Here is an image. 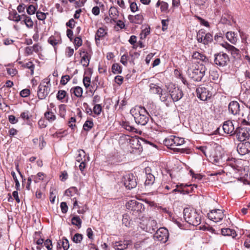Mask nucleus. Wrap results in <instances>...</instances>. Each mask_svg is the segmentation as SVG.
I'll return each mask as SVG.
<instances>
[{
    "label": "nucleus",
    "mask_w": 250,
    "mask_h": 250,
    "mask_svg": "<svg viewBox=\"0 0 250 250\" xmlns=\"http://www.w3.org/2000/svg\"><path fill=\"white\" fill-rule=\"evenodd\" d=\"M77 155L76 158V161L77 162H81L84 160V158L88 159V157L86 158L85 156V151L83 149H79L77 151Z\"/></svg>",
    "instance_id": "obj_27"
},
{
    "label": "nucleus",
    "mask_w": 250,
    "mask_h": 250,
    "mask_svg": "<svg viewBox=\"0 0 250 250\" xmlns=\"http://www.w3.org/2000/svg\"><path fill=\"white\" fill-rule=\"evenodd\" d=\"M22 17H23L22 19H23V20L21 23L23 22L28 28H32L33 26L34 23L31 18L24 14L22 15Z\"/></svg>",
    "instance_id": "obj_26"
},
{
    "label": "nucleus",
    "mask_w": 250,
    "mask_h": 250,
    "mask_svg": "<svg viewBox=\"0 0 250 250\" xmlns=\"http://www.w3.org/2000/svg\"><path fill=\"white\" fill-rule=\"evenodd\" d=\"M227 39L232 43L234 44L237 42L236 34L233 32H228L226 35Z\"/></svg>",
    "instance_id": "obj_28"
},
{
    "label": "nucleus",
    "mask_w": 250,
    "mask_h": 250,
    "mask_svg": "<svg viewBox=\"0 0 250 250\" xmlns=\"http://www.w3.org/2000/svg\"><path fill=\"white\" fill-rule=\"evenodd\" d=\"M93 112L97 115H99L102 111V107L100 104H94Z\"/></svg>",
    "instance_id": "obj_42"
},
{
    "label": "nucleus",
    "mask_w": 250,
    "mask_h": 250,
    "mask_svg": "<svg viewBox=\"0 0 250 250\" xmlns=\"http://www.w3.org/2000/svg\"><path fill=\"white\" fill-rule=\"evenodd\" d=\"M87 161H88V160H87L86 158H84V160H83V161L79 162L80 164L79 165V167L81 171H83L84 168L85 167L86 162Z\"/></svg>",
    "instance_id": "obj_60"
},
{
    "label": "nucleus",
    "mask_w": 250,
    "mask_h": 250,
    "mask_svg": "<svg viewBox=\"0 0 250 250\" xmlns=\"http://www.w3.org/2000/svg\"><path fill=\"white\" fill-rule=\"evenodd\" d=\"M164 144L165 146L168 147L174 146V138L173 135H171L166 138L164 141Z\"/></svg>",
    "instance_id": "obj_31"
},
{
    "label": "nucleus",
    "mask_w": 250,
    "mask_h": 250,
    "mask_svg": "<svg viewBox=\"0 0 250 250\" xmlns=\"http://www.w3.org/2000/svg\"><path fill=\"white\" fill-rule=\"evenodd\" d=\"M123 224L125 226L129 227L130 226V220H129V217L127 214H125L123 216Z\"/></svg>",
    "instance_id": "obj_51"
},
{
    "label": "nucleus",
    "mask_w": 250,
    "mask_h": 250,
    "mask_svg": "<svg viewBox=\"0 0 250 250\" xmlns=\"http://www.w3.org/2000/svg\"><path fill=\"white\" fill-rule=\"evenodd\" d=\"M221 232L222 235L224 236H231L233 238L237 235L236 232L234 229L229 228L222 229H221Z\"/></svg>",
    "instance_id": "obj_25"
},
{
    "label": "nucleus",
    "mask_w": 250,
    "mask_h": 250,
    "mask_svg": "<svg viewBox=\"0 0 250 250\" xmlns=\"http://www.w3.org/2000/svg\"><path fill=\"white\" fill-rule=\"evenodd\" d=\"M74 43L76 46V49L80 47L82 44V40L80 37H76L74 39Z\"/></svg>",
    "instance_id": "obj_56"
},
{
    "label": "nucleus",
    "mask_w": 250,
    "mask_h": 250,
    "mask_svg": "<svg viewBox=\"0 0 250 250\" xmlns=\"http://www.w3.org/2000/svg\"><path fill=\"white\" fill-rule=\"evenodd\" d=\"M50 79L49 77L44 79L38 87V97L41 100L44 99L50 91Z\"/></svg>",
    "instance_id": "obj_5"
},
{
    "label": "nucleus",
    "mask_w": 250,
    "mask_h": 250,
    "mask_svg": "<svg viewBox=\"0 0 250 250\" xmlns=\"http://www.w3.org/2000/svg\"><path fill=\"white\" fill-rule=\"evenodd\" d=\"M66 105L65 104H61L59 107V114L62 118H64L66 114Z\"/></svg>",
    "instance_id": "obj_38"
},
{
    "label": "nucleus",
    "mask_w": 250,
    "mask_h": 250,
    "mask_svg": "<svg viewBox=\"0 0 250 250\" xmlns=\"http://www.w3.org/2000/svg\"><path fill=\"white\" fill-rule=\"evenodd\" d=\"M237 151L241 155L248 153L250 151V143L247 142L239 144L237 146Z\"/></svg>",
    "instance_id": "obj_13"
},
{
    "label": "nucleus",
    "mask_w": 250,
    "mask_h": 250,
    "mask_svg": "<svg viewBox=\"0 0 250 250\" xmlns=\"http://www.w3.org/2000/svg\"><path fill=\"white\" fill-rule=\"evenodd\" d=\"M44 117L50 122H52L54 121L56 119V117L54 113L52 111H47L44 113Z\"/></svg>",
    "instance_id": "obj_29"
},
{
    "label": "nucleus",
    "mask_w": 250,
    "mask_h": 250,
    "mask_svg": "<svg viewBox=\"0 0 250 250\" xmlns=\"http://www.w3.org/2000/svg\"><path fill=\"white\" fill-rule=\"evenodd\" d=\"M151 171V168L149 167H147L145 168L146 180L145 184L146 186H151L155 181V177L150 173Z\"/></svg>",
    "instance_id": "obj_15"
},
{
    "label": "nucleus",
    "mask_w": 250,
    "mask_h": 250,
    "mask_svg": "<svg viewBox=\"0 0 250 250\" xmlns=\"http://www.w3.org/2000/svg\"><path fill=\"white\" fill-rule=\"evenodd\" d=\"M183 214L185 220L189 224L193 226L200 224L201 216L195 209L187 208L184 209Z\"/></svg>",
    "instance_id": "obj_3"
},
{
    "label": "nucleus",
    "mask_w": 250,
    "mask_h": 250,
    "mask_svg": "<svg viewBox=\"0 0 250 250\" xmlns=\"http://www.w3.org/2000/svg\"><path fill=\"white\" fill-rule=\"evenodd\" d=\"M123 182L125 188L128 189H132L137 186L135 177L131 173L127 174L124 176Z\"/></svg>",
    "instance_id": "obj_11"
},
{
    "label": "nucleus",
    "mask_w": 250,
    "mask_h": 250,
    "mask_svg": "<svg viewBox=\"0 0 250 250\" xmlns=\"http://www.w3.org/2000/svg\"><path fill=\"white\" fill-rule=\"evenodd\" d=\"M132 242L129 240H125L123 241H120L115 243V247L118 250H125L128 247L131 245Z\"/></svg>",
    "instance_id": "obj_17"
},
{
    "label": "nucleus",
    "mask_w": 250,
    "mask_h": 250,
    "mask_svg": "<svg viewBox=\"0 0 250 250\" xmlns=\"http://www.w3.org/2000/svg\"><path fill=\"white\" fill-rule=\"evenodd\" d=\"M227 164L233 168H236L237 166L235 163V159L233 158H228L227 160Z\"/></svg>",
    "instance_id": "obj_46"
},
{
    "label": "nucleus",
    "mask_w": 250,
    "mask_h": 250,
    "mask_svg": "<svg viewBox=\"0 0 250 250\" xmlns=\"http://www.w3.org/2000/svg\"><path fill=\"white\" fill-rule=\"evenodd\" d=\"M70 92L71 96L73 94L77 98H81L83 96V88L79 86L72 87L70 90Z\"/></svg>",
    "instance_id": "obj_19"
},
{
    "label": "nucleus",
    "mask_w": 250,
    "mask_h": 250,
    "mask_svg": "<svg viewBox=\"0 0 250 250\" xmlns=\"http://www.w3.org/2000/svg\"><path fill=\"white\" fill-rule=\"evenodd\" d=\"M188 67L187 74L189 77L195 82H200L207 70L204 65L200 63L189 62Z\"/></svg>",
    "instance_id": "obj_1"
},
{
    "label": "nucleus",
    "mask_w": 250,
    "mask_h": 250,
    "mask_svg": "<svg viewBox=\"0 0 250 250\" xmlns=\"http://www.w3.org/2000/svg\"><path fill=\"white\" fill-rule=\"evenodd\" d=\"M6 71L7 73L12 77L15 76L18 72L17 70L15 68H7Z\"/></svg>",
    "instance_id": "obj_57"
},
{
    "label": "nucleus",
    "mask_w": 250,
    "mask_h": 250,
    "mask_svg": "<svg viewBox=\"0 0 250 250\" xmlns=\"http://www.w3.org/2000/svg\"><path fill=\"white\" fill-rule=\"evenodd\" d=\"M149 91L151 93L160 94L163 90L160 86L156 84L151 83L149 84Z\"/></svg>",
    "instance_id": "obj_23"
},
{
    "label": "nucleus",
    "mask_w": 250,
    "mask_h": 250,
    "mask_svg": "<svg viewBox=\"0 0 250 250\" xmlns=\"http://www.w3.org/2000/svg\"><path fill=\"white\" fill-rule=\"evenodd\" d=\"M123 77L120 75H118L115 78V81L118 85H121L123 83Z\"/></svg>",
    "instance_id": "obj_64"
},
{
    "label": "nucleus",
    "mask_w": 250,
    "mask_h": 250,
    "mask_svg": "<svg viewBox=\"0 0 250 250\" xmlns=\"http://www.w3.org/2000/svg\"><path fill=\"white\" fill-rule=\"evenodd\" d=\"M212 41V36L209 33H206L204 35L202 43L205 45L208 44Z\"/></svg>",
    "instance_id": "obj_36"
},
{
    "label": "nucleus",
    "mask_w": 250,
    "mask_h": 250,
    "mask_svg": "<svg viewBox=\"0 0 250 250\" xmlns=\"http://www.w3.org/2000/svg\"><path fill=\"white\" fill-rule=\"evenodd\" d=\"M61 210H62V211L63 213H65L67 212V210H68V207H67V205L66 204V203L65 202H62L61 203Z\"/></svg>",
    "instance_id": "obj_59"
},
{
    "label": "nucleus",
    "mask_w": 250,
    "mask_h": 250,
    "mask_svg": "<svg viewBox=\"0 0 250 250\" xmlns=\"http://www.w3.org/2000/svg\"><path fill=\"white\" fill-rule=\"evenodd\" d=\"M23 67L27 68L30 70V74L33 75L34 74V71L35 69V65L31 62H29L23 64Z\"/></svg>",
    "instance_id": "obj_39"
},
{
    "label": "nucleus",
    "mask_w": 250,
    "mask_h": 250,
    "mask_svg": "<svg viewBox=\"0 0 250 250\" xmlns=\"http://www.w3.org/2000/svg\"><path fill=\"white\" fill-rule=\"evenodd\" d=\"M126 208L135 217H139L145 210L144 205L136 200H131L126 204Z\"/></svg>",
    "instance_id": "obj_4"
},
{
    "label": "nucleus",
    "mask_w": 250,
    "mask_h": 250,
    "mask_svg": "<svg viewBox=\"0 0 250 250\" xmlns=\"http://www.w3.org/2000/svg\"><path fill=\"white\" fill-rule=\"evenodd\" d=\"M136 124L142 125H146L148 120L149 115L146 109L142 106H135L130 111Z\"/></svg>",
    "instance_id": "obj_2"
},
{
    "label": "nucleus",
    "mask_w": 250,
    "mask_h": 250,
    "mask_svg": "<svg viewBox=\"0 0 250 250\" xmlns=\"http://www.w3.org/2000/svg\"><path fill=\"white\" fill-rule=\"evenodd\" d=\"M107 34V32L102 27H101L98 29L96 33L95 39L96 43H98V41L103 39Z\"/></svg>",
    "instance_id": "obj_20"
},
{
    "label": "nucleus",
    "mask_w": 250,
    "mask_h": 250,
    "mask_svg": "<svg viewBox=\"0 0 250 250\" xmlns=\"http://www.w3.org/2000/svg\"><path fill=\"white\" fill-rule=\"evenodd\" d=\"M10 18L11 20L17 22L20 21L23 18L22 15L21 16L19 15L16 11H14L11 13L10 14Z\"/></svg>",
    "instance_id": "obj_32"
},
{
    "label": "nucleus",
    "mask_w": 250,
    "mask_h": 250,
    "mask_svg": "<svg viewBox=\"0 0 250 250\" xmlns=\"http://www.w3.org/2000/svg\"><path fill=\"white\" fill-rule=\"evenodd\" d=\"M109 15L111 18V21L116 22V20L119 17V12L115 7H111L109 10Z\"/></svg>",
    "instance_id": "obj_22"
},
{
    "label": "nucleus",
    "mask_w": 250,
    "mask_h": 250,
    "mask_svg": "<svg viewBox=\"0 0 250 250\" xmlns=\"http://www.w3.org/2000/svg\"><path fill=\"white\" fill-rule=\"evenodd\" d=\"M74 53V49L70 47H67L65 51V55L66 57L70 58Z\"/></svg>",
    "instance_id": "obj_58"
},
{
    "label": "nucleus",
    "mask_w": 250,
    "mask_h": 250,
    "mask_svg": "<svg viewBox=\"0 0 250 250\" xmlns=\"http://www.w3.org/2000/svg\"><path fill=\"white\" fill-rule=\"evenodd\" d=\"M224 131L230 135H234V126L233 123L230 121H227L224 122L223 125Z\"/></svg>",
    "instance_id": "obj_14"
},
{
    "label": "nucleus",
    "mask_w": 250,
    "mask_h": 250,
    "mask_svg": "<svg viewBox=\"0 0 250 250\" xmlns=\"http://www.w3.org/2000/svg\"><path fill=\"white\" fill-rule=\"evenodd\" d=\"M62 247L63 250H68L69 248V242L67 239L63 237L58 242L57 248L61 249Z\"/></svg>",
    "instance_id": "obj_21"
},
{
    "label": "nucleus",
    "mask_w": 250,
    "mask_h": 250,
    "mask_svg": "<svg viewBox=\"0 0 250 250\" xmlns=\"http://www.w3.org/2000/svg\"><path fill=\"white\" fill-rule=\"evenodd\" d=\"M30 94V91L29 89H24L22 90L21 91L20 94L22 97H26L28 96Z\"/></svg>",
    "instance_id": "obj_61"
},
{
    "label": "nucleus",
    "mask_w": 250,
    "mask_h": 250,
    "mask_svg": "<svg viewBox=\"0 0 250 250\" xmlns=\"http://www.w3.org/2000/svg\"><path fill=\"white\" fill-rule=\"evenodd\" d=\"M112 71L114 74H121L122 68L118 63H114L112 66Z\"/></svg>",
    "instance_id": "obj_34"
},
{
    "label": "nucleus",
    "mask_w": 250,
    "mask_h": 250,
    "mask_svg": "<svg viewBox=\"0 0 250 250\" xmlns=\"http://www.w3.org/2000/svg\"><path fill=\"white\" fill-rule=\"evenodd\" d=\"M71 223L72 225L80 228L82 226V221L79 216H74L71 219Z\"/></svg>",
    "instance_id": "obj_30"
},
{
    "label": "nucleus",
    "mask_w": 250,
    "mask_h": 250,
    "mask_svg": "<svg viewBox=\"0 0 250 250\" xmlns=\"http://www.w3.org/2000/svg\"><path fill=\"white\" fill-rule=\"evenodd\" d=\"M83 83L86 88H88L90 86L91 83L90 78L88 76H84L83 78Z\"/></svg>",
    "instance_id": "obj_55"
},
{
    "label": "nucleus",
    "mask_w": 250,
    "mask_h": 250,
    "mask_svg": "<svg viewBox=\"0 0 250 250\" xmlns=\"http://www.w3.org/2000/svg\"><path fill=\"white\" fill-rule=\"evenodd\" d=\"M70 80V77L69 75H66L62 76L61 80V83L62 85H65L68 82H69Z\"/></svg>",
    "instance_id": "obj_53"
},
{
    "label": "nucleus",
    "mask_w": 250,
    "mask_h": 250,
    "mask_svg": "<svg viewBox=\"0 0 250 250\" xmlns=\"http://www.w3.org/2000/svg\"><path fill=\"white\" fill-rule=\"evenodd\" d=\"M224 216V210L219 209L212 210L208 214V219L215 223L220 222Z\"/></svg>",
    "instance_id": "obj_10"
},
{
    "label": "nucleus",
    "mask_w": 250,
    "mask_h": 250,
    "mask_svg": "<svg viewBox=\"0 0 250 250\" xmlns=\"http://www.w3.org/2000/svg\"><path fill=\"white\" fill-rule=\"evenodd\" d=\"M168 89L171 98L174 102L178 101L183 96V93L182 90L179 87H176L172 84L169 85Z\"/></svg>",
    "instance_id": "obj_8"
},
{
    "label": "nucleus",
    "mask_w": 250,
    "mask_h": 250,
    "mask_svg": "<svg viewBox=\"0 0 250 250\" xmlns=\"http://www.w3.org/2000/svg\"><path fill=\"white\" fill-rule=\"evenodd\" d=\"M93 126V123L91 120H87L86 121L83 125V128L84 130L88 131L90 129H91Z\"/></svg>",
    "instance_id": "obj_41"
},
{
    "label": "nucleus",
    "mask_w": 250,
    "mask_h": 250,
    "mask_svg": "<svg viewBox=\"0 0 250 250\" xmlns=\"http://www.w3.org/2000/svg\"><path fill=\"white\" fill-rule=\"evenodd\" d=\"M174 146H180L185 143V140L183 138H180L173 136Z\"/></svg>",
    "instance_id": "obj_35"
},
{
    "label": "nucleus",
    "mask_w": 250,
    "mask_h": 250,
    "mask_svg": "<svg viewBox=\"0 0 250 250\" xmlns=\"http://www.w3.org/2000/svg\"><path fill=\"white\" fill-rule=\"evenodd\" d=\"M83 239V236L82 234L77 233L72 237V240L73 242L76 244L80 243Z\"/></svg>",
    "instance_id": "obj_37"
},
{
    "label": "nucleus",
    "mask_w": 250,
    "mask_h": 250,
    "mask_svg": "<svg viewBox=\"0 0 250 250\" xmlns=\"http://www.w3.org/2000/svg\"><path fill=\"white\" fill-rule=\"evenodd\" d=\"M197 97L202 101H206L209 98L212 94L210 92L208 87H199L196 89Z\"/></svg>",
    "instance_id": "obj_12"
},
{
    "label": "nucleus",
    "mask_w": 250,
    "mask_h": 250,
    "mask_svg": "<svg viewBox=\"0 0 250 250\" xmlns=\"http://www.w3.org/2000/svg\"><path fill=\"white\" fill-rule=\"evenodd\" d=\"M46 14H48V13H44L42 12L37 11L36 12V17L39 20L43 21L46 19Z\"/></svg>",
    "instance_id": "obj_50"
},
{
    "label": "nucleus",
    "mask_w": 250,
    "mask_h": 250,
    "mask_svg": "<svg viewBox=\"0 0 250 250\" xmlns=\"http://www.w3.org/2000/svg\"><path fill=\"white\" fill-rule=\"evenodd\" d=\"M123 127L126 130L131 131V132H135L136 128H135L132 126L130 125L129 123L127 122H123L122 124Z\"/></svg>",
    "instance_id": "obj_40"
},
{
    "label": "nucleus",
    "mask_w": 250,
    "mask_h": 250,
    "mask_svg": "<svg viewBox=\"0 0 250 250\" xmlns=\"http://www.w3.org/2000/svg\"><path fill=\"white\" fill-rule=\"evenodd\" d=\"M169 233L165 228H160L156 231L154 235L155 240L162 243H165L168 240Z\"/></svg>",
    "instance_id": "obj_7"
},
{
    "label": "nucleus",
    "mask_w": 250,
    "mask_h": 250,
    "mask_svg": "<svg viewBox=\"0 0 250 250\" xmlns=\"http://www.w3.org/2000/svg\"><path fill=\"white\" fill-rule=\"evenodd\" d=\"M32 176L33 178V181L35 183H37L43 180L45 175L42 172H39L36 175H32Z\"/></svg>",
    "instance_id": "obj_33"
},
{
    "label": "nucleus",
    "mask_w": 250,
    "mask_h": 250,
    "mask_svg": "<svg viewBox=\"0 0 250 250\" xmlns=\"http://www.w3.org/2000/svg\"><path fill=\"white\" fill-rule=\"evenodd\" d=\"M160 99L162 102H163L166 103V104H167V100L169 98L168 94L167 93H163L161 92L160 94Z\"/></svg>",
    "instance_id": "obj_47"
},
{
    "label": "nucleus",
    "mask_w": 250,
    "mask_h": 250,
    "mask_svg": "<svg viewBox=\"0 0 250 250\" xmlns=\"http://www.w3.org/2000/svg\"><path fill=\"white\" fill-rule=\"evenodd\" d=\"M249 130L250 129H248L245 127H238L235 130L234 135H236L238 141L240 142L244 141L250 137V134Z\"/></svg>",
    "instance_id": "obj_9"
},
{
    "label": "nucleus",
    "mask_w": 250,
    "mask_h": 250,
    "mask_svg": "<svg viewBox=\"0 0 250 250\" xmlns=\"http://www.w3.org/2000/svg\"><path fill=\"white\" fill-rule=\"evenodd\" d=\"M128 19L130 22L140 24L143 22V16L141 14H137L135 16L129 15Z\"/></svg>",
    "instance_id": "obj_18"
},
{
    "label": "nucleus",
    "mask_w": 250,
    "mask_h": 250,
    "mask_svg": "<svg viewBox=\"0 0 250 250\" xmlns=\"http://www.w3.org/2000/svg\"><path fill=\"white\" fill-rule=\"evenodd\" d=\"M44 245L48 250H51L52 249V242L49 239H47L44 242Z\"/></svg>",
    "instance_id": "obj_63"
},
{
    "label": "nucleus",
    "mask_w": 250,
    "mask_h": 250,
    "mask_svg": "<svg viewBox=\"0 0 250 250\" xmlns=\"http://www.w3.org/2000/svg\"><path fill=\"white\" fill-rule=\"evenodd\" d=\"M149 28H146L145 29L142 30L141 33L140 34L141 39L143 40L146 39L147 36L149 34Z\"/></svg>",
    "instance_id": "obj_48"
},
{
    "label": "nucleus",
    "mask_w": 250,
    "mask_h": 250,
    "mask_svg": "<svg viewBox=\"0 0 250 250\" xmlns=\"http://www.w3.org/2000/svg\"><path fill=\"white\" fill-rule=\"evenodd\" d=\"M231 54L234 57H238L240 56V51L239 49H237L235 47L232 49L230 52Z\"/></svg>",
    "instance_id": "obj_62"
},
{
    "label": "nucleus",
    "mask_w": 250,
    "mask_h": 250,
    "mask_svg": "<svg viewBox=\"0 0 250 250\" xmlns=\"http://www.w3.org/2000/svg\"><path fill=\"white\" fill-rule=\"evenodd\" d=\"M36 11V8L33 5H30L27 8V13L29 15H33L35 14Z\"/></svg>",
    "instance_id": "obj_54"
},
{
    "label": "nucleus",
    "mask_w": 250,
    "mask_h": 250,
    "mask_svg": "<svg viewBox=\"0 0 250 250\" xmlns=\"http://www.w3.org/2000/svg\"><path fill=\"white\" fill-rule=\"evenodd\" d=\"M210 79L213 80H217L219 78V74L216 70H211L209 72Z\"/></svg>",
    "instance_id": "obj_44"
},
{
    "label": "nucleus",
    "mask_w": 250,
    "mask_h": 250,
    "mask_svg": "<svg viewBox=\"0 0 250 250\" xmlns=\"http://www.w3.org/2000/svg\"><path fill=\"white\" fill-rule=\"evenodd\" d=\"M205 32L204 30H199L197 33V40L199 42H202Z\"/></svg>",
    "instance_id": "obj_43"
},
{
    "label": "nucleus",
    "mask_w": 250,
    "mask_h": 250,
    "mask_svg": "<svg viewBox=\"0 0 250 250\" xmlns=\"http://www.w3.org/2000/svg\"><path fill=\"white\" fill-rule=\"evenodd\" d=\"M82 53L83 54L81 60V63L84 67H87L89 63L90 57L88 56V53L86 52L83 51ZM82 55V53H81Z\"/></svg>",
    "instance_id": "obj_24"
},
{
    "label": "nucleus",
    "mask_w": 250,
    "mask_h": 250,
    "mask_svg": "<svg viewBox=\"0 0 250 250\" xmlns=\"http://www.w3.org/2000/svg\"><path fill=\"white\" fill-rule=\"evenodd\" d=\"M229 61L228 55L224 52H220L214 55V63L219 67L226 66Z\"/></svg>",
    "instance_id": "obj_6"
},
{
    "label": "nucleus",
    "mask_w": 250,
    "mask_h": 250,
    "mask_svg": "<svg viewBox=\"0 0 250 250\" xmlns=\"http://www.w3.org/2000/svg\"><path fill=\"white\" fill-rule=\"evenodd\" d=\"M229 110L233 115L239 114L240 112L239 103L236 101L231 102L229 105Z\"/></svg>",
    "instance_id": "obj_16"
},
{
    "label": "nucleus",
    "mask_w": 250,
    "mask_h": 250,
    "mask_svg": "<svg viewBox=\"0 0 250 250\" xmlns=\"http://www.w3.org/2000/svg\"><path fill=\"white\" fill-rule=\"evenodd\" d=\"M168 4L167 2L165 1H161V5L160 7V9L162 12H168Z\"/></svg>",
    "instance_id": "obj_52"
},
{
    "label": "nucleus",
    "mask_w": 250,
    "mask_h": 250,
    "mask_svg": "<svg viewBox=\"0 0 250 250\" xmlns=\"http://www.w3.org/2000/svg\"><path fill=\"white\" fill-rule=\"evenodd\" d=\"M66 95V92L65 90H60L58 91L57 94V99L59 101L62 100L64 98Z\"/></svg>",
    "instance_id": "obj_45"
},
{
    "label": "nucleus",
    "mask_w": 250,
    "mask_h": 250,
    "mask_svg": "<svg viewBox=\"0 0 250 250\" xmlns=\"http://www.w3.org/2000/svg\"><path fill=\"white\" fill-rule=\"evenodd\" d=\"M60 41L59 40L56 39L53 36L50 37L48 40V42L54 46L58 43H60Z\"/></svg>",
    "instance_id": "obj_49"
}]
</instances>
